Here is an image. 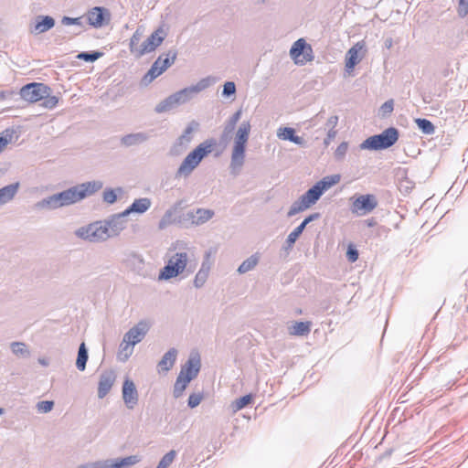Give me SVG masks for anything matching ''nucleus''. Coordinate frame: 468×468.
<instances>
[{
    "instance_id": "58836bf2",
    "label": "nucleus",
    "mask_w": 468,
    "mask_h": 468,
    "mask_svg": "<svg viewBox=\"0 0 468 468\" xmlns=\"http://www.w3.org/2000/svg\"><path fill=\"white\" fill-rule=\"evenodd\" d=\"M304 225H299L298 227H296L287 237L286 239V241H285V249L286 250H290L293 247L295 241L297 240V239L300 237V235L303 233V231L304 230Z\"/></svg>"
},
{
    "instance_id": "e433bc0d",
    "label": "nucleus",
    "mask_w": 468,
    "mask_h": 468,
    "mask_svg": "<svg viewBox=\"0 0 468 468\" xmlns=\"http://www.w3.org/2000/svg\"><path fill=\"white\" fill-rule=\"evenodd\" d=\"M340 179H341L340 175H332V176H327L324 177L323 179L318 181L316 184L318 186H320V188L324 193L330 187H332L335 185H336L337 183H339Z\"/></svg>"
},
{
    "instance_id": "dca6fc26",
    "label": "nucleus",
    "mask_w": 468,
    "mask_h": 468,
    "mask_svg": "<svg viewBox=\"0 0 468 468\" xmlns=\"http://www.w3.org/2000/svg\"><path fill=\"white\" fill-rule=\"evenodd\" d=\"M86 16L89 25L100 28L109 23L111 15L105 7L95 6L88 11Z\"/></svg>"
},
{
    "instance_id": "338daca9",
    "label": "nucleus",
    "mask_w": 468,
    "mask_h": 468,
    "mask_svg": "<svg viewBox=\"0 0 468 468\" xmlns=\"http://www.w3.org/2000/svg\"><path fill=\"white\" fill-rule=\"evenodd\" d=\"M338 123V116L336 115H333L331 116L327 122H326V126L329 128V129H335V126L337 125Z\"/></svg>"
},
{
    "instance_id": "6e6d98bb",
    "label": "nucleus",
    "mask_w": 468,
    "mask_h": 468,
    "mask_svg": "<svg viewBox=\"0 0 468 468\" xmlns=\"http://www.w3.org/2000/svg\"><path fill=\"white\" fill-rule=\"evenodd\" d=\"M348 144L346 142L341 143L335 151V157L337 160H342L347 152Z\"/></svg>"
},
{
    "instance_id": "680f3d73",
    "label": "nucleus",
    "mask_w": 468,
    "mask_h": 468,
    "mask_svg": "<svg viewBox=\"0 0 468 468\" xmlns=\"http://www.w3.org/2000/svg\"><path fill=\"white\" fill-rule=\"evenodd\" d=\"M414 187V184L409 178L405 177L399 181V190L409 193Z\"/></svg>"
},
{
    "instance_id": "9b49d317",
    "label": "nucleus",
    "mask_w": 468,
    "mask_h": 468,
    "mask_svg": "<svg viewBox=\"0 0 468 468\" xmlns=\"http://www.w3.org/2000/svg\"><path fill=\"white\" fill-rule=\"evenodd\" d=\"M165 37V33L162 27L153 32L136 49V57L140 58L144 54L150 53L158 48Z\"/></svg>"
},
{
    "instance_id": "f3484780",
    "label": "nucleus",
    "mask_w": 468,
    "mask_h": 468,
    "mask_svg": "<svg viewBox=\"0 0 468 468\" xmlns=\"http://www.w3.org/2000/svg\"><path fill=\"white\" fill-rule=\"evenodd\" d=\"M149 330L148 324L144 321H140L137 324L133 326L123 335V342H127L132 346L140 343L146 335Z\"/></svg>"
},
{
    "instance_id": "bb28decb",
    "label": "nucleus",
    "mask_w": 468,
    "mask_h": 468,
    "mask_svg": "<svg viewBox=\"0 0 468 468\" xmlns=\"http://www.w3.org/2000/svg\"><path fill=\"white\" fill-rule=\"evenodd\" d=\"M179 207L180 202L176 203L173 207H171L165 212L164 216L161 218L158 223L159 229H165L168 226L174 224L176 221L174 216L178 210Z\"/></svg>"
},
{
    "instance_id": "603ef678",
    "label": "nucleus",
    "mask_w": 468,
    "mask_h": 468,
    "mask_svg": "<svg viewBox=\"0 0 468 468\" xmlns=\"http://www.w3.org/2000/svg\"><path fill=\"white\" fill-rule=\"evenodd\" d=\"M37 410L40 413H48L52 410L54 402L52 400H42L37 403Z\"/></svg>"
},
{
    "instance_id": "2eb2a0df",
    "label": "nucleus",
    "mask_w": 468,
    "mask_h": 468,
    "mask_svg": "<svg viewBox=\"0 0 468 468\" xmlns=\"http://www.w3.org/2000/svg\"><path fill=\"white\" fill-rule=\"evenodd\" d=\"M214 214V211L211 209L197 208L187 211L183 215V219H179L178 222L188 221L192 225L199 226L211 219Z\"/></svg>"
},
{
    "instance_id": "39448f33",
    "label": "nucleus",
    "mask_w": 468,
    "mask_h": 468,
    "mask_svg": "<svg viewBox=\"0 0 468 468\" xmlns=\"http://www.w3.org/2000/svg\"><path fill=\"white\" fill-rule=\"evenodd\" d=\"M188 255L185 251L176 252L167 261L158 275L159 281H167L181 274L185 270L187 273L193 272L191 266L187 267Z\"/></svg>"
},
{
    "instance_id": "f257e3e1",
    "label": "nucleus",
    "mask_w": 468,
    "mask_h": 468,
    "mask_svg": "<svg viewBox=\"0 0 468 468\" xmlns=\"http://www.w3.org/2000/svg\"><path fill=\"white\" fill-rule=\"evenodd\" d=\"M213 83L210 77L201 79L197 84L186 87L161 101L154 108L157 113L170 112L171 110L187 103L199 92L207 89Z\"/></svg>"
},
{
    "instance_id": "774afa93",
    "label": "nucleus",
    "mask_w": 468,
    "mask_h": 468,
    "mask_svg": "<svg viewBox=\"0 0 468 468\" xmlns=\"http://www.w3.org/2000/svg\"><path fill=\"white\" fill-rule=\"evenodd\" d=\"M290 142L295 144H298L300 146H304L305 145V141L303 137L301 136H298L296 135L295 133L292 135V139L290 140Z\"/></svg>"
},
{
    "instance_id": "aec40b11",
    "label": "nucleus",
    "mask_w": 468,
    "mask_h": 468,
    "mask_svg": "<svg viewBox=\"0 0 468 468\" xmlns=\"http://www.w3.org/2000/svg\"><path fill=\"white\" fill-rule=\"evenodd\" d=\"M55 26V19L50 16H37L35 23L30 25L31 34L39 35L50 30Z\"/></svg>"
},
{
    "instance_id": "4d7b16f0",
    "label": "nucleus",
    "mask_w": 468,
    "mask_h": 468,
    "mask_svg": "<svg viewBox=\"0 0 468 468\" xmlns=\"http://www.w3.org/2000/svg\"><path fill=\"white\" fill-rule=\"evenodd\" d=\"M208 275H207L203 271H198L194 279V286L196 288H201L207 280Z\"/></svg>"
},
{
    "instance_id": "c03bdc74",
    "label": "nucleus",
    "mask_w": 468,
    "mask_h": 468,
    "mask_svg": "<svg viewBox=\"0 0 468 468\" xmlns=\"http://www.w3.org/2000/svg\"><path fill=\"white\" fill-rule=\"evenodd\" d=\"M241 116V111L236 112L229 120L228 123L224 128V134L228 135L233 132L237 122L239 121Z\"/></svg>"
},
{
    "instance_id": "49530a36",
    "label": "nucleus",
    "mask_w": 468,
    "mask_h": 468,
    "mask_svg": "<svg viewBox=\"0 0 468 468\" xmlns=\"http://www.w3.org/2000/svg\"><path fill=\"white\" fill-rule=\"evenodd\" d=\"M394 110V101L392 99L385 101L378 110V115L382 118H385L391 114Z\"/></svg>"
},
{
    "instance_id": "4be33fe9",
    "label": "nucleus",
    "mask_w": 468,
    "mask_h": 468,
    "mask_svg": "<svg viewBox=\"0 0 468 468\" xmlns=\"http://www.w3.org/2000/svg\"><path fill=\"white\" fill-rule=\"evenodd\" d=\"M127 264L129 268L136 274L142 277H147L145 271V262L142 255L137 253H132L127 259Z\"/></svg>"
},
{
    "instance_id": "09e8293b",
    "label": "nucleus",
    "mask_w": 468,
    "mask_h": 468,
    "mask_svg": "<svg viewBox=\"0 0 468 468\" xmlns=\"http://www.w3.org/2000/svg\"><path fill=\"white\" fill-rule=\"evenodd\" d=\"M51 92H48V96L42 99V106L46 109H54L58 102V97L50 95Z\"/></svg>"
},
{
    "instance_id": "a211bd4d",
    "label": "nucleus",
    "mask_w": 468,
    "mask_h": 468,
    "mask_svg": "<svg viewBox=\"0 0 468 468\" xmlns=\"http://www.w3.org/2000/svg\"><path fill=\"white\" fill-rule=\"evenodd\" d=\"M122 399L130 410L138 403V391L133 381L129 378H126L122 384Z\"/></svg>"
},
{
    "instance_id": "5701e85b",
    "label": "nucleus",
    "mask_w": 468,
    "mask_h": 468,
    "mask_svg": "<svg viewBox=\"0 0 468 468\" xmlns=\"http://www.w3.org/2000/svg\"><path fill=\"white\" fill-rule=\"evenodd\" d=\"M150 138L149 134L144 132H138L126 134L120 140L121 144L125 147L140 145Z\"/></svg>"
},
{
    "instance_id": "a18cd8bd",
    "label": "nucleus",
    "mask_w": 468,
    "mask_h": 468,
    "mask_svg": "<svg viewBox=\"0 0 468 468\" xmlns=\"http://www.w3.org/2000/svg\"><path fill=\"white\" fill-rule=\"evenodd\" d=\"M103 55L102 52L100 51H90V52H80L77 58L82 59L86 62H94L98 58H100Z\"/></svg>"
},
{
    "instance_id": "f704fd0d",
    "label": "nucleus",
    "mask_w": 468,
    "mask_h": 468,
    "mask_svg": "<svg viewBox=\"0 0 468 468\" xmlns=\"http://www.w3.org/2000/svg\"><path fill=\"white\" fill-rule=\"evenodd\" d=\"M311 205L306 201V199L302 196L299 199L294 201L291 206L287 216L292 217L305 209H307Z\"/></svg>"
},
{
    "instance_id": "79ce46f5",
    "label": "nucleus",
    "mask_w": 468,
    "mask_h": 468,
    "mask_svg": "<svg viewBox=\"0 0 468 468\" xmlns=\"http://www.w3.org/2000/svg\"><path fill=\"white\" fill-rule=\"evenodd\" d=\"M188 383L189 382H186V379L185 378H182V376L179 375L177 376L173 389V395L176 399H178L183 395Z\"/></svg>"
},
{
    "instance_id": "13d9d810",
    "label": "nucleus",
    "mask_w": 468,
    "mask_h": 468,
    "mask_svg": "<svg viewBox=\"0 0 468 468\" xmlns=\"http://www.w3.org/2000/svg\"><path fill=\"white\" fill-rule=\"evenodd\" d=\"M61 24L64 26H80L82 27V17H69V16H63L61 19Z\"/></svg>"
},
{
    "instance_id": "864d4df0",
    "label": "nucleus",
    "mask_w": 468,
    "mask_h": 468,
    "mask_svg": "<svg viewBox=\"0 0 468 468\" xmlns=\"http://www.w3.org/2000/svg\"><path fill=\"white\" fill-rule=\"evenodd\" d=\"M203 399V394L202 393H192L190 394L187 405L189 408L194 409L197 407Z\"/></svg>"
},
{
    "instance_id": "a878e982",
    "label": "nucleus",
    "mask_w": 468,
    "mask_h": 468,
    "mask_svg": "<svg viewBox=\"0 0 468 468\" xmlns=\"http://www.w3.org/2000/svg\"><path fill=\"white\" fill-rule=\"evenodd\" d=\"M363 48L362 45L356 43L353 46L346 55V69L347 71L352 70L355 66L359 62L358 52Z\"/></svg>"
},
{
    "instance_id": "a19ab883",
    "label": "nucleus",
    "mask_w": 468,
    "mask_h": 468,
    "mask_svg": "<svg viewBox=\"0 0 468 468\" xmlns=\"http://www.w3.org/2000/svg\"><path fill=\"white\" fill-rule=\"evenodd\" d=\"M10 348L13 354L20 357H27L30 355V352L27 349V345L23 342H13L10 345Z\"/></svg>"
},
{
    "instance_id": "393cba45",
    "label": "nucleus",
    "mask_w": 468,
    "mask_h": 468,
    "mask_svg": "<svg viewBox=\"0 0 468 468\" xmlns=\"http://www.w3.org/2000/svg\"><path fill=\"white\" fill-rule=\"evenodd\" d=\"M19 186V182H16L0 188V207L14 199L18 192Z\"/></svg>"
},
{
    "instance_id": "412c9836",
    "label": "nucleus",
    "mask_w": 468,
    "mask_h": 468,
    "mask_svg": "<svg viewBox=\"0 0 468 468\" xmlns=\"http://www.w3.org/2000/svg\"><path fill=\"white\" fill-rule=\"evenodd\" d=\"M116 376L112 370L104 371L101 374L98 383V397L103 399L111 390Z\"/></svg>"
},
{
    "instance_id": "cd10ccee",
    "label": "nucleus",
    "mask_w": 468,
    "mask_h": 468,
    "mask_svg": "<svg viewBox=\"0 0 468 468\" xmlns=\"http://www.w3.org/2000/svg\"><path fill=\"white\" fill-rule=\"evenodd\" d=\"M133 213V211H131V205H130L122 212L113 214V215L110 216L109 218L112 221L113 226H115L117 228V229L119 230V232L121 233L127 227V220L125 218Z\"/></svg>"
},
{
    "instance_id": "0eeeda50",
    "label": "nucleus",
    "mask_w": 468,
    "mask_h": 468,
    "mask_svg": "<svg viewBox=\"0 0 468 468\" xmlns=\"http://www.w3.org/2000/svg\"><path fill=\"white\" fill-rule=\"evenodd\" d=\"M176 58L177 51L176 49H171L166 54L160 55L143 77L142 82L144 85L150 84L154 80L171 67L175 63Z\"/></svg>"
},
{
    "instance_id": "7ed1b4c3",
    "label": "nucleus",
    "mask_w": 468,
    "mask_h": 468,
    "mask_svg": "<svg viewBox=\"0 0 468 468\" xmlns=\"http://www.w3.org/2000/svg\"><path fill=\"white\" fill-rule=\"evenodd\" d=\"M216 145L217 141L213 138L207 139L203 143L199 144L183 160V162L181 163V165H179L176 172L175 177H188L195 170V168L198 166L203 158L213 151V148Z\"/></svg>"
},
{
    "instance_id": "0e129e2a",
    "label": "nucleus",
    "mask_w": 468,
    "mask_h": 468,
    "mask_svg": "<svg viewBox=\"0 0 468 468\" xmlns=\"http://www.w3.org/2000/svg\"><path fill=\"white\" fill-rule=\"evenodd\" d=\"M336 133L337 132L335 129H328L327 136L324 140V144L328 146L331 141L336 136Z\"/></svg>"
},
{
    "instance_id": "5fc2aeb1",
    "label": "nucleus",
    "mask_w": 468,
    "mask_h": 468,
    "mask_svg": "<svg viewBox=\"0 0 468 468\" xmlns=\"http://www.w3.org/2000/svg\"><path fill=\"white\" fill-rule=\"evenodd\" d=\"M176 456V452L175 450H171L162 457L159 463L167 468L174 462Z\"/></svg>"
},
{
    "instance_id": "9d476101",
    "label": "nucleus",
    "mask_w": 468,
    "mask_h": 468,
    "mask_svg": "<svg viewBox=\"0 0 468 468\" xmlns=\"http://www.w3.org/2000/svg\"><path fill=\"white\" fill-rule=\"evenodd\" d=\"M103 186V183L100 180L89 181L69 188L73 204L90 197Z\"/></svg>"
},
{
    "instance_id": "b1692460",
    "label": "nucleus",
    "mask_w": 468,
    "mask_h": 468,
    "mask_svg": "<svg viewBox=\"0 0 468 468\" xmlns=\"http://www.w3.org/2000/svg\"><path fill=\"white\" fill-rule=\"evenodd\" d=\"M177 354L178 352L175 347H172L165 352L157 364L158 372H168L174 367Z\"/></svg>"
},
{
    "instance_id": "69168bd1",
    "label": "nucleus",
    "mask_w": 468,
    "mask_h": 468,
    "mask_svg": "<svg viewBox=\"0 0 468 468\" xmlns=\"http://www.w3.org/2000/svg\"><path fill=\"white\" fill-rule=\"evenodd\" d=\"M320 213H313L303 219L301 225H304V228L312 221H314L320 218Z\"/></svg>"
},
{
    "instance_id": "e2e57ef3",
    "label": "nucleus",
    "mask_w": 468,
    "mask_h": 468,
    "mask_svg": "<svg viewBox=\"0 0 468 468\" xmlns=\"http://www.w3.org/2000/svg\"><path fill=\"white\" fill-rule=\"evenodd\" d=\"M458 14L462 17H464L468 14V0L459 1Z\"/></svg>"
},
{
    "instance_id": "473e14b6",
    "label": "nucleus",
    "mask_w": 468,
    "mask_h": 468,
    "mask_svg": "<svg viewBox=\"0 0 468 468\" xmlns=\"http://www.w3.org/2000/svg\"><path fill=\"white\" fill-rule=\"evenodd\" d=\"M253 400V396L251 394L245 395L243 397H240L234 401L231 402L229 408L232 411V413H236L239 410L244 409L246 406L250 404Z\"/></svg>"
},
{
    "instance_id": "f03ea898",
    "label": "nucleus",
    "mask_w": 468,
    "mask_h": 468,
    "mask_svg": "<svg viewBox=\"0 0 468 468\" xmlns=\"http://www.w3.org/2000/svg\"><path fill=\"white\" fill-rule=\"evenodd\" d=\"M120 234L110 218L94 221L87 226L79 228L75 231V235L78 238L93 243L104 242L118 237Z\"/></svg>"
},
{
    "instance_id": "bf43d9fd",
    "label": "nucleus",
    "mask_w": 468,
    "mask_h": 468,
    "mask_svg": "<svg viewBox=\"0 0 468 468\" xmlns=\"http://www.w3.org/2000/svg\"><path fill=\"white\" fill-rule=\"evenodd\" d=\"M358 255L359 254H358V250H356V248L353 244L348 245L347 250H346L347 260L350 262H355L357 261Z\"/></svg>"
},
{
    "instance_id": "6ab92c4d",
    "label": "nucleus",
    "mask_w": 468,
    "mask_h": 468,
    "mask_svg": "<svg viewBox=\"0 0 468 468\" xmlns=\"http://www.w3.org/2000/svg\"><path fill=\"white\" fill-rule=\"evenodd\" d=\"M200 366V358L198 356H190L187 362L182 366L179 376L185 378L186 382H190L198 375Z\"/></svg>"
},
{
    "instance_id": "72a5a7b5",
    "label": "nucleus",
    "mask_w": 468,
    "mask_h": 468,
    "mask_svg": "<svg viewBox=\"0 0 468 468\" xmlns=\"http://www.w3.org/2000/svg\"><path fill=\"white\" fill-rule=\"evenodd\" d=\"M259 256L257 254H253L248 259H246L238 268V272L239 274H244L251 270H253L257 264L259 263Z\"/></svg>"
},
{
    "instance_id": "1a4fd4ad",
    "label": "nucleus",
    "mask_w": 468,
    "mask_h": 468,
    "mask_svg": "<svg viewBox=\"0 0 468 468\" xmlns=\"http://www.w3.org/2000/svg\"><path fill=\"white\" fill-rule=\"evenodd\" d=\"M51 92L50 87L41 82H31L23 86L20 90V96L29 102H37Z\"/></svg>"
},
{
    "instance_id": "f8f14e48",
    "label": "nucleus",
    "mask_w": 468,
    "mask_h": 468,
    "mask_svg": "<svg viewBox=\"0 0 468 468\" xmlns=\"http://www.w3.org/2000/svg\"><path fill=\"white\" fill-rule=\"evenodd\" d=\"M377 206L378 201L374 195H361L353 201L351 211L358 215H365L373 211Z\"/></svg>"
},
{
    "instance_id": "4468645a",
    "label": "nucleus",
    "mask_w": 468,
    "mask_h": 468,
    "mask_svg": "<svg viewBox=\"0 0 468 468\" xmlns=\"http://www.w3.org/2000/svg\"><path fill=\"white\" fill-rule=\"evenodd\" d=\"M198 122L196 121H192L187 124L182 135L176 140V142L171 148V152L173 154H180L186 150L188 144L192 141V133L195 130L198 128Z\"/></svg>"
},
{
    "instance_id": "c85d7f7f",
    "label": "nucleus",
    "mask_w": 468,
    "mask_h": 468,
    "mask_svg": "<svg viewBox=\"0 0 468 468\" xmlns=\"http://www.w3.org/2000/svg\"><path fill=\"white\" fill-rule=\"evenodd\" d=\"M308 48V49L310 51H312V48L309 45H307V43L305 42V40L303 38H299L298 40H296L291 49H290V55L291 57L296 60V62H300V60H298V58L303 55L304 53V49Z\"/></svg>"
},
{
    "instance_id": "ea45409f",
    "label": "nucleus",
    "mask_w": 468,
    "mask_h": 468,
    "mask_svg": "<svg viewBox=\"0 0 468 468\" xmlns=\"http://www.w3.org/2000/svg\"><path fill=\"white\" fill-rule=\"evenodd\" d=\"M133 346H134L122 341L119 346L118 359L122 362L128 360L133 352Z\"/></svg>"
},
{
    "instance_id": "4c0bfd02",
    "label": "nucleus",
    "mask_w": 468,
    "mask_h": 468,
    "mask_svg": "<svg viewBox=\"0 0 468 468\" xmlns=\"http://www.w3.org/2000/svg\"><path fill=\"white\" fill-rule=\"evenodd\" d=\"M415 122H416L418 128L424 134L431 135L435 133V126L430 120L424 119V118H417V119H415Z\"/></svg>"
},
{
    "instance_id": "37998d69",
    "label": "nucleus",
    "mask_w": 468,
    "mask_h": 468,
    "mask_svg": "<svg viewBox=\"0 0 468 468\" xmlns=\"http://www.w3.org/2000/svg\"><path fill=\"white\" fill-rule=\"evenodd\" d=\"M16 130L14 128H6L0 133V153L12 142Z\"/></svg>"
},
{
    "instance_id": "6e6552de",
    "label": "nucleus",
    "mask_w": 468,
    "mask_h": 468,
    "mask_svg": "<svg viewBox=\"0 0 468 468\" xmlns=\"http://www.w3.org/2000/svg\"><path fill=\"white\" fill-rule=\"evenodd\" d=\"M72 204L73 201L68 188L37 201L35 204V207L37 209L54 210Z\"/></svg>"
},
{
    "instance_id": "2f4dec72",
    "label": "nucleus",
    "mask_w": 468,
    "mask_h": 468,
    "mask_svg": "<svg viewBox=\"0 0 468 468\" xmlns=\"http://www.w3.org/2000/svg\"><path fill=\"white\" fill-rule=\"evenodd\" d=\"M89 358L88 349L85 343H81L79 347L76 367L80 371H84Z\"/></svg>"
},
{
    "instance_id": "c756f323",
    "label": "nucleus",
    "mask_w": 468,
    "mask_h": 468,
    "mask_svg": "<svg viewBox=\"0 0 468 468\" xmlns=\"http://www.w3.org/2000/svg\"><path fill=\"white\" fill-rule=\"evenodd\" d=\"M152 206V201L148 197H141L134 199V201L131 204V211L137 214H144Z\"/></svg>"
},
{
    "instance_id": "3c124183",
    "label": "nucleus",
    "mask_w": 468,
    "mask_h": 468,
    "mask_svg": "<svg viewBox=\"0 0 468 468\" xmlns=\"http://www.w3.org/2000/svg\"><path fill=\"white\" fill-rule=\"evenodd\" d=\"M295 130L291 127L280 128L277 133V136L282 140L290 141L294 134Z\"/></svg>"
},
{
    "instance_id": "de8ad7c7",
    "label": "nucleus",
    "mask_w": 468,
    "mask_h": 468,
    "mask_svg": "<svg viewBox=\"0 0 468 468\" xmlns=\"http://www.w3.org/2000/svg\"><path fill=\"white\" fill-rule=\"evenodd\" d=\"M236 85L233 81H227L223 85V90L221 95L224 98H229L231 96H234L236 94Z\"/></svg>"
},
{
    "instance_id": "c9c22d12",
    "label": "nucleus",
    "mask_w": 468,
    "mask_h": 468,
    "mask_svg": "<svg viewBox=\"0 0 468 468\" xmlns=\"http://www.w3.org/2000/svg\"><path fill=\"white\" fill-rule=\"evenodd\" d=\"M323 191L320 188V186L317 184L314 185L311 188H309L303 197L306 199V201L312 206L323 195Z\"/></svg>"
},
{
    "instance_id": "8fccbe9b",
    "label": "nucleus",
    "mask_w": 468,
    "mask_h": 468,
    "mask_svg": "<svg viewBox=\"0 0 468 468\" xmlns=\"http://www.w3.org/2000/svg\"><path fill=\"white\" fill-rule=\"evenodd\" d=\"M141 38H142V33L139 31V29H137L133 34L132 37L130 38V50L132 53H133L135 55H136V49L139 48H137V45L139 44Z\"/></svg>"
},
{
    "instance_id": "423d86ee",
    "label": "nucleus",
    "mask_w": 468,
    "mask_h": 468,
    "mask_svg": "<svg viewBox=\"0 0 468 468\" xmlns=\"http://www.w3.org/2000/svg\"><path fill=\"white\" fill-rule=\"evenodd\" d=\"M399 136V130L395 127H389L381 133L367 138L360 144V148L375 151L388 149L397 143Z\"/></svg>"
},
{
    "instance_id": "7c9ffc66",
    "label": "nucleus",
    "mask_w": 468,
    "mask_h": 468,
    "mask_svg": "<svg viewBox=\"0 0 468 468\" xmlns=\"http://www.w3.org/2000/svg\"><path fill=\"white\" fill-rule=\"evenodd\" d=\"M310 322H295V324L289 329L290 335L299 336L307 335L310 333Z\"/></svg>"
},
{
    "instance_id": "ddd939ff",
    "label": "nucleus",
    "mask_w": 468,
    "mask_h": 468,
    "mask_svg": "<svg viewBox=\"0 0 468 468\" xmlns=\"http://www.w3.org/2000/svg\"><path fill=\"white\" fill-rule=\"evenodd\" d=\"M140 462L137 455L94 462L95 468H129Z\"/></svg>"
},
{
    "instance_id": "20e7f679",
    "label": "nucleus",
    "mask_w": 468,
    "mask_h": 468,
    "mask_svg": "<svg viewBox=\"0 0 468 468\" xmlns=\"http://www.w3.org/2000/svg\"><path fill=\"white\" fill-rule=\"evenodd\" d=\"M250 128L251 126L249 122H242L237 131L230 161V168L232 171L236 169L239 170L244 164L245 148Z\"/></svg>"
},
{
    "instance_id": "052dcab7",
    "label": "nucleus",
    "mask_w": 468,
    "mask_h": 468,
    "mask_svg": "<svg viewBox=\"0 0 468 468\" xmlns=\"http://www.w3.org/2000/svg\"><path fill=\"white\" fill-rule=\"evenodd\" d=\"M117 200V196L113 189L108 188L103 192V201L108 204H113Z\"/></svg>"
}]
</instances>
